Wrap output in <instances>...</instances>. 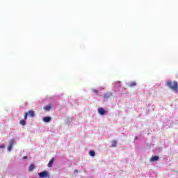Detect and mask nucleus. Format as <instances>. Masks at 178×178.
Returning <instances> with one entry per match:
<instances>
[{"label":"nucleus","instance_id":"obj_10","mask_svg":"<svg viewBox=\"0 0 178 178\" xmlns=\"http://www.w3.org/2000/svg\"><path fill=\"white\" fill-rule=\"evenodd\" d=\"M43 121L45 122V123H48V122H51V117L44 118Z\"/></svg>","mask_w":178,"mask_h":178},{"label":"nucleus","instance_id":"obj_6","mask_svg":"<svg viewBox=\"0 0 178 178\" xmlns=\"http://www.w3.org/2000/svg\"><path fill=\"white\" fill-rule=\"evenodd\" d=\"M111 96H112V92H108L104 95V98L105 99H108V98H111Z\"/></svg>","mask_w":178,"mask_h":178},{"label":"nucleus","instance_id":"obj_14","mask_svg":"<svg viewBox=\"0 0 178 178\" xmlns=\"http://www.w3.org/2000/svg\"><path fill=\"white\" fill-rule=\"evenodd\" d=\"M89 154L90 155V156H95V152L90 151Z\"/></svg>","mask_w":178,"mask_h":178},{"label":"nucleus","instance_id":"obj_11","mask_svg":"<svg viewBox=\"0 0 178 178\" xmlns=\"http://www.w3.org/2000/svg\"><path fill=\"white\" fill-rule=\"evenodd\" d=\"M117 145H118V142L116 140H113L111 147L113 148H116Z\"/></svg>","mask_w":178,"mask_h":178},{"label":"nucleus","instance_id":"obj_7","mask_svg":"<svg viewBox=\"0 0 178 178\" xmlns=\"http://www.w3.org/2000/svg\"><path fill=\"white\" fill-rule=\"evenodd\" d=\"M54 161H55V159H54V158L51 159L49 161V163H48V165H47L48 168H52V165H54Z\"/></svg>","mask_w":178,"mask_h":178},{"label":"nucleus","instance_id":"obj_18","mask_svg":"<svg viewBox=\"0 0 178 178\" xmlns=\"http://www.w3.org/2000/svg\"><path fill=\"white\" fill-rule=\"evenodd\" d=\"M0 148H5V145H0Z\"/></svg>","mask_w":178,"mask_h":178},{"label":"nucleus","instance_id":"obj_8","mask_svg":"<svg viewBox=\"0 0 178 178\" xmlns=\"http://www.w3.org/2000/svg\"><path fill=\"white\" fill-rule=\"evenodd\" d=\"M35 169V165L34 164H31L29 167V172H33Z\"/></svg>","mask_w":178,"mask_h":178},{"label":"nucleus","instance_id":"obj_19","mask_svg":"<svg viewBox=\"0 0 178 178\" xmlns=\"http://www.w3.org/2000/svg\"><path fill=\"white\" fill-rule=\"evenodd\" d=\"M22 159H27V156H24Z\"/></svg>","mask_w":178,"mask_h":178},{"label":"nucleus","instance_id":"obj_4","mask_svg":"<svg viewBox=\"0 0 178 178\" xmlns=\"http://www.w3.org/2000/svg\"><path fill=\"white\" fill-rule=\"evenodd\" d=\"M97 111H98V113H99V115H102V116H103L104 115H105V113H106V111H105L102 107L99 108Z\"/></svg>","mask_w":178,"mask_h":178},{"label":"nucleus","instance_id":"obj_13","mask_svg":"<svg viewBox=\"0 0 178 178\" xmlns=\"http://www.w3.org/2000/svg\"><path fill=\"white\" fill-rule=\"evenodd\" d=\"M20 124H21V126H26V120H20Z\"/></svg>","mask_w":178,"mask_h":178},{"label":"nucleus","instance_id":"obj_15","mask_svg":"<svg viewBox=\"0 0 178 178\" xmlns=\"http://www.w3.org/2000/svg\"><path fill=\"white\" fill-rule=\"evenodd\" d=\"M134 86H137V83H136L135 81L131 82V83L129 84V87H134Z\"/></svg>","mask_w":178,"mask_h":178},{"label":"nucleus","instance_id":"obj_16","mask_svg":"<svg viewBox=\"0 0 178 178\" xmlns=\"http://www.w3.org/2000/svg\"><path fill=\"white\" fill-rule=\"evenodd\" d=\"M92 92H94V94H96V95H98V90H97L96 89H93Z\"/></svg>","mask_w":178,"mask_h":178},{"label":"nucleus","instance_id":"obj_3","mask_svg":"<svg viewBox=\"0 0 178 178\" xmlns=\"http://www.w3.org/2000/svg\"><path fill=\"white\" fill-rule=\"evenodd\" d=\"M13 145H15V139H12L10 140L8 147V151H12V148H13Z\"/></svg>","mask_w":178,"mask_h":178},{"label":"nucleus","instance_id":"obj_9","mask_svg":"<svg viewBox=\"0 0 178 178\" xmlns=\"http://www.w3.org/2000/svg\"><path fill=\"white\" fill-rule=\"evenodd\" d=\"M45 111L47 112L49 111L51 109H52V106L51 104H49L44 107Z\"/></svg>","mask_w":178,"mask_h":178},{"label":"nucleus","instance_id":"obj_22","mask_svg":"<svg viewBox=\"0 0 178 178\" xmlns=\"http://www.w3.org/2000/svg\"><path fill=\"white\" fill-rule=\"evenodd\" d=\"M117 83H120V81H118V82H117Z\"/></svg>","mask_w":178,"mask_h":178},{"label":"nucleus","instance_id":"obj_2","mask_svg":"<svg viewBox=\"0 0 178 178\" xmlns=\"http://www.w3.org/2000/svg\"><path fill=\"white\" fill-rule=\"evenodd\" d=\"M38 176L40 178H49V173L47 171H43L42 172L38 173Z\"/></svg>","mask_w":178,"mask_h":178},{"label":"nucleus","instance_id":"obj_12","mask_svg":"<svg viewBox=\"0 0 178 178\" xmlns=\"http://www.w3.org/2000/svg\"><path fill=\"white\" fill-rule=\"evenodd\" d=\"M28 115H29L31 118H34V111L33 110L29 111Z\"/></svg>","mask_w":178,"mask_h":178},{"label":"nucleus","instance_id":"obj_1","mask_svg":"<svg viewBox=\"0 0 178 178\" xmlns=\"http://www.w3.org/2000/svg\"><path fill=\"white\" fill-rule=\"evenodd\" d=\"M167 86L172 90V91H175V92H177L178 90V83L177 81L172 82V81H167Z\"/></svg>","mask_w":178,"mask_h":178},{"label":"nucleus","instance_id":"obj_21","mask_svg":"<svg viewBox=\"0 0 178 178\" xmlns=\"http://www.w3.org/2000/svg\"><path fill=\"white\" fill-rule=\"evenodd\" d=\"M135 140H137V137L135 138Z\"/></svg>","mask_w":178,"mask_h":178},{"label":"nucleus","instance_id":"obj_20","mask_svg":"<svg viewBox=\"0 0 178 178\" xmlns=\"http://www.w3.org/2000/svg\"><path fill=\"white\" fill-rule=\"evenodd\" d=\"M74 173H77V172H79L77 170H74Z\"/></svg>","mask_w":178,"mask_h":178},{"label":"nucleus","instance_id":"obj_5","mask_svg":"<svg viewBox=\"0 0 178 178\" xmlns=\"http://www.w3.org/2000/svg\"><path fill=\"white\" fill-rule=\"evenodd\" d=\"M156 161H159V156H152L149 159V162H156Z\"/></svg>","mask_w":178,"mask_h":178},{"label":"nucleus","instance_id":"obj_17","mask_svg":"<svg viewBox=\"0 0 178 178\" xmlns=\"http://www.w3.org/2000/svg\"><path fill=\"white\" fill-rule=\"evenodd\" d=\"M27 116H29V113H25V114H24V120H25L27 119Z\"/></svg>","mask_w":178,"mask_h":178}]
</instances>
